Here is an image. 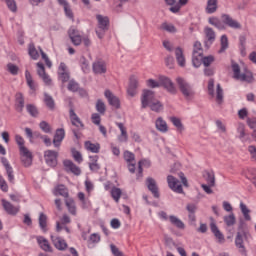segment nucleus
Returning a JSON list of instances; mask_svg holds the SVG:
<instances>
[{
    "instance_id": "1",
    "label": "nucleus",
    "mask_w": 256,
    "mask_h": 256,
    "mask_svg": "<svg viewBox=\"0 0 256 256\" xmlns=\"http://www.w3.org/2000/svg\"><path fill=\"white\" fill-rule=\"evenodd\" d=\"M221 20L217 17H210L208 19V23L210 25H213V27H216V29H219V31L225 30V25L227 27H230V29H241V23L239 21L233 19L231 15L229 14H222Z\"/></svg>"
},
{
    "instance_id": "2",
    "label": "nucleus",
    "mask_w": 256,
    "mask_h": 256,
    "mask_svg": "<svg viewBox=\"0 0 256 256\" xmlns=\"http://www.w3.org/2000/svg\"><path fill=\"white\" fill-rule=\"evenodd\" d=\"M147 107H150L151 111L155 113L163 111V104L155 99V93L151 90H144L141 97V108L147 109Z\"/></svg>"
},
{
    "instance_id": "3",
    "label": "nucleus",
    "mask_w": 256,
    "mask_h": 256,
    "mask_svg": "<svg viewBox=\"0 0 256 256\" xmlns=\"http://www.w3.org/2000/svg\"><path fill=\"white\" fill-rule=\"evenodd\" d=\"M232 71H233V77L236 79V81H242L244 83H253V74L251 71L247 70V68L244 69V72L241 73V67H239V64L232 63Z\"/></svg>"
},
{
    "instance_id": "4",
    "label": "nucleus",
    "mask_w": 256,
    "mask_h": 256,
    "mask_svg": "<svg viewBox=\"0 0 256 256\" xmlns=\"http://www.w3.org/2000/svg\"><path fill=\"white\" fill-rule=\"evenodd\" d=\"M69 117H70L71 124L74 127H76V129H72V133L74 137H76L77 139H81V134L79 133V131H83V129H85V124H83V121H81V118L77 116V113H75V110H73V108L69 110Z\"/></svg>"
},
{
    "instance_id": "5",
    "label": "nucleus",
    "mask_w": 256,
    "mask_h": 256,
    "mask_svg": "<svg viewBox=\"0 0 256 256\" xmlns=\"http://www.w3.org/2000/svg\"><path fill=\"white\" fill-rule=\"evenodd\" d=\"M96 19L98 21V28L95 30L96 35L98 39H103L105 37V33L109 31V17L97 14Z\"/></svg>"
},
{
    "instance_id": "6",
    "label": "nucleus",
    "mask_w": 256,
    "mask_h": 256,
    "mask_svg": "<svg viewBox=\"0 0 256 256\" xmlns=\"http://www.w3.org/2000/svg\"><path fill=\"white\" fill-rule=\"evenodd\" d=\"M176 83L178 85V88L180 89V92L185 97V99H191L193 95H195V91L193 90V86L185 78L183 77H177Z\"/></svg>"
},
{
    "instance_id": "7",
    "label": "nucleus",
    "mask_w": 256,
    "mask_h": 256,
    "mask_svg": "<svg viewBox=\"0 0 256 256\" xmlns=\"http://www.w3.org/2000/svg\"><path fill=\"white\" fill-rule=\"evenodd\" d=\"M159 82L160 87L165 88L168 93H170L171 95H177V87H175V83H173V81L170 80L169 77L160 76Z\"/></svg>"
},
{
    "instance_id": "8",
    "label": "nucleus",
    "mask_w": 256,
    "mask_h": 256,
    "mask_svg": "<svg viewBox=\"0 0 256 256\" xmlns=\"http://www.w3.org/2000/svg\"><path fill=\"white\" fill-rule=\"evenodd\" d=\"M57 157H59V152L55 150H46L44 152V159L48 167H55L57 165Z\"/></svg>"
},
{
    "instance_id": "9",
    "label": "nucleus",
    "mask_w": 256,
    "mask_h": 256,
    "mask_svg": "<svg viewBox=\"0 0 256 256\" xmlns=\"http://www.w3.org/2000/svg\"><path fill=\"white\" fill-rule=\"evenodd\" d=\"M68 36L70 37V40L72 41L73 45L76 47H79L81 43L83 42V37L81 36V32L77 30L75 27H70L68 30Z\"/></svg>"
},
{
    "instance_id": "10",
    "label": "nucleus",
    "mask_w": 256,
    "mask_h": 256,
    "mask_svg": "<svg viewBox=\"0 0 256 256\" xmlns=\"http://www.w3.org/2000/svg\"><path fill=\"white\" fill-rule=\"evenodd\" d=\"M167 183L169 189L174 191V193H183V186L179 184V179L175 178L173 175L167 176Z\"/></svg>"
},
{
    "instance_id": "11",
    "label": "nucleus",
    "mask_w": 256,
    "mask_h": 256,
    "mask_svg": "<svg viewBox=\"0 0 256 256\" xmlns=\"http://www.w3.org/2000/svg\"><path fill=\"white\" fill-rule=\"evenodd\" d=\"M204 33H205V37H206L204 45H205L206 49H209V47H211L213 45V43H215V39H216L217 35L215 34V30H213V28H211V27H205Z\"/></svg>"
},
{
    "instance_id": "12",
    "label": "nucleus",
    "mask_w": 256,
    "mask_h": 256,
    "mask_svg": "<svg viewBox=\"0 0 256 256\" xmlns=\"http://www.w3.org/2000/svg\"><path fill=\"white\" fill-rule=\"evenodd\" d=\"M70 77L71 76L69 74V70L67 69V65L65 64V62H61L58 67V79H60L62 83H67Z\"/></svg>"
},
{
    "instance_id": "13",
    "label": "nucleus",
    "mask_w": 256,
    "mask_h": 256,
    "mask_svg": "<svg viewBox=\"0 0 256 256\" xmlns=\"http://www.w3.org/2000/svg\"><path fill=\"white\" fill-rule=\"evenodd\" d=\"M36 66H37V75L40 78H42L43 82L46 85H51V78L49 77V74L45 72V65L43 64V62H38Z\"/></svg>"
},
{
    "instance_id": "14",
    "label": "nucleus",
    "mask_w": 256,
    "mask_h": 256,
    "mask_svg": "<svg viewBox=\"0 0 256 256\" xmlns=\"http://www.w3.org/2000/svg\"><path fill=\"white\" fill-rule=\"evenodd\" d=\"M92 70L95 75H103V73H107V64L101 59L96 60L92 64Z\"/></svg>"
},
{
    "instance_id": "15",
    "label": "nucleus",
    "mask_w": 256,
    "mask_h": 256,
    "mask_svg": "<svg viewBox=\"0 0 256 256\" xmlns=\"http://www.w3.org/2000/svg\"><path fill=\"white\" fill-rule=\"evenodd\" d=\"M146 185L148 187V190L152 193L153 197L155 199H159L160 194H159V187L157 186V181L153 179L152 177H148L146 179Z\"/></svg>"
},
{
    "instance_id": "16",
    "label": "nucleus",
    "mask_w": 256,
    "mask_h": 256,
    "mask_svg": "<svg viewBox=\"0 0 256 256\" xmlns=\"http://www.w3.org/2000/svg\"><path fill=\"white\" fill-rule=\"evenodd\" d=\"M104 95L111 107H114L115 109H119V107H121V102L119 101V98H117V96H115L114 93L111 92V90H106L104 92Z\"/></svg>"
},
{
    "instance_id": "17",
    "label": "nucleus",
    "mask_w": 256,
    "mask_h": 256,
    "mask_svg": "<svg viewBox=\"0 0 256 256\" xmlns=\"http://www.w3.org/2000/svg\"><path fill=\"white\" fill-rule=\"evenodd\" d=\"M2 207L8 215H12V216L17 215V213H19V211H20L19 206H13V204H11V202H9L5 199H2Z\"/></svg>"
},
{
    "instance_id": "18",
    "label": "nucleus",
    "mask_w": 256,
    "mask_h": 256,
    "mask_svg": "<svg viewBox=\"0 0 256 256\" xmlns=\"http://www.w3.org/2000/svg\"><path fill=\"white\" fill-rule=\"evenodd\" d=\"M243 237H245L243 232H237L235 245L239 250V253H241L243 256H247V249L245 248V244H243Z\"/></svg>"
},
{
    "instance_id": "19",
    "label": "nucleus",
    "mask_w": 256,
    "mask_h": 256,
    "mask_svg": "<svg viewBox=\"0 0 256 256\" xmlns=\"http://www.w3.org/2000/svg\"><path fill=\"white\" fill-rule=\"evenodd\" d=\"M63 139H65V129L58 128L54 134V138L52 141L56 149H58V147H61V143H63Z\"/></svg>"
},
{
    "instance_id": "20",
    "label": "nucleus",
    "mask_w": 256,
    "mask_h": 256,
    "mask_svg": "<svg viewBox=\"0 0 256 256\" xmlns=\"http://www.w3.org/2000/svg\"><path fill=\"white\" fill-rule=\"evenodd\" d=\"M137 87H139V80H137V77L131 76L127 88V93L130 97H135L137 95Z\"/></svg>"
},
{
    "instance_id": "21",
    "label": "nucleus",
    "mask_w": 256,
    "mask_h": 256,
    "mask_svg": "<svg viewBox=\"0 0 256 256\" xmlns=\"http://www.w3.org/2000/svg\"><path fill=\"white\" fill-rule=\"evenodd\" d=\"M51 241H52L54 247H56L58 249V251H65V249H67V247H68L67 241H65V239H63L59 236L51 235Z\"/></svg>"
},
{
    "instance_id": "22",
    "label": "nucleus",
    "mask_w": 256,
    "mask_h": 256,
    "mask_svg": "<svg viewBox=\"0 0 256 256\" xmlns=\"http://www.w3.org/2000/svg\"><path fill=\"white\" fill-rule=\"evenodd\" d=\"M210 230L217 239L218 243H225V235H223L221 230H219V227H217L215 221L210 223Z\"/></svg>"
},
{
    "instance_id": "23",
    "label": "nucleus",
    "mask_w": 256,
    "mask_h": 256,
    "mask_svg": "<svg viewBox=\"0 0 256 256\" xmlns=\"http://www.w3.org/2000/svg\"><path fill=\"white\" fill-rule=\"evenodd\" d=\"M63 165L66 169V171H70V173H73V175H81V168L79 166L75 165L73 161L71 160H64Z\"/></svg>"
},
{
    "instance_id": "24",
    "label": "nucleus",
    "mask_w": 256,
    "mask_h": 256,
    "mask_svg": "<svg viewBox=\"0 0 256 256\" xmlns=\"http://www.w3.org/2000/svg\"><path fill=\"white\" fill-rule=\"evenodd\" d=\"M1 161L6 169V175L8 177V181L10 183H15V175H13V167H11V164H9V160H7V158L5 157H2Z\"/></svg>"
},
{
    "instance_id": "25",
    "label": "nucleus",
    "mask_w": 256,
    "mask_h": 256,
    "mask_svg": "<svg viewBox=\"0 0 256 256\" xmlns=\"http://www.w3.org/2000/svg\"><path fill=\"white\" fill-rule=\"evenodd\" d=\"M58 5H61V7L64 8V13L68 19H74L73 10H71V6L69 5V2L67 0H57Z\"/></svg>"
},
{
    "instance_id": "26",
    "label": "nucleus",
    "mask_w": 256,
    "mask_h": 256,
    "mask_svg": "<svg viewBox=\"0 0 256 256\" xmlns=\"http://www.w3.org/2000/svg\"><path fill=\"white\" fill-rule=\"evenodd\" d=\"M37 243L38 245H40V248L43 250V251H46V252H49L51 253V251H53L51 249V245L49 244V240L48 239H45V237L43 236H38L37 237Z\"/></svg>"
},
{
    "instance_id": "27",
    "label": "nucleus",
    "mask_w": 256,
    "mask_h": 256,
    "mask_svg": "<svg viewBox=\"0 0 256 256\" xmlns=\"http://www.w3.org/2000/svg\"><path fill=\"white\" fill-rule=\"evenodd\" d=\"M25 79L29 89L32 93H35V91H37V83L33 80V76H31V72H29V70L25 71Z\"/></svg>"
},
{
    "instance_id": "28",
    "label": "nucleus",
    "mask_w": 256,
    "mask_h": 256,
    "mask_svg": "<svg viewBox=\"0 0 256 256\" xmlns=\"http://www.w3.org/2000/svg\"><path fill=\"white\" fill-rule=\"evenodd\" d=\"M238 230V233H243L246 241L247 239H251V234L249 233V230H247V223H245V220H239Z\"/></svg>"
},
{
    "instance_id": "29",
    "label": "nucleus",
    "mask_w": 256,
    "mask_h": 256,
    "mask_svg": "<svg viewBox=\"0 0 256 256\" xmlns=\"http://www.w3.org/2000/svg\"><path fill=\"white\" fill-rule=\"evenodd\" d=\"M175 57L180 67H185V55L183 54V48L177 47L175 49Z\"/></svg>"
},
{
    "instance_id": "30",
    "label": "nucleus",
    "mask_w": 256,
    "mask_h": 256,
    "mask_svg": "<svg viewBox=\"0 0 256 256\" xmlns=\"http://www.w3.org/2000/svg\"><path fill=\"white\" fill-rule=\"evenodd\" d=\"M156 129L158 131H160L161 133H167V131H169V127L167 126V122L165 120H163V118L159 117L156 120Z\"/></svg>"
},
{
    "instance_id": "31",
    "label": "nucleus",
    "mask_w": 256,
    "mask_h": 256,
    "mask_svg": "<svg viewBox=\"0 0 256 256\" xmlns=\"http://www.w3.org/2000/svg\"><path fill=\"white\" fill-rule=\"evenodd\" d=\"M84 147L87 151H90L91 153H99L101 149V145L99 143L94 144L91 141H86Z\"/></svg>"
},
{
    "instance_id": "32",
    "label": "nucleus",
    "mask_w": 256,
    "mask_h": 256,
    "mask_svg": "<svg viewBox=\"0 0 256 256\" xmlns=\"http://www.w3.org/2000/svg\"><path fill=\"white\" fill-rule=\"evenodd\" d=\"M44 103L50 111H55V100L53 99V96L48 93H44Z\"/></svg>"
},
{
    "instance_id": "33",
    "label": "nucleus",
    "mask_w": 256,
    "mask_h": 256,
    "mask_svg": "<svg viewBox=\"0 0 256 256\" xmlns=\"http://www.w3.org/2000/svg\"><path fill=\"white\" fill-rule=\"evenodd\" d=\"M55 195H61V197H65V199H67V197H69V190L67 189V187H65V185L60 184L58 186L55 187Z\"/></svg>"
},
{
    "instance_id": "34",
    "label": "nucleus",
    "mask_w": 256,
    "mask_h": 256,
    "mask_svg": "<svg viewBox=\"0 0 256 256\" xmlns=\"http://www.w3.org/2000/svg\"><path fill=\"white\" fill-rule=\"evenodd\" d=\"M205 11L208 15H213L217 11V0H208Z\"/></svg>"
},
{
    "instance_id": "35",
    "label": "nucleus",
    "mask_w": 256,
    "mask_h": 256,
    "mask_svg": "<svg viewBox=\"0 0 256 256\" xmlns=\"http://www.w3.org/2000/svg\"><path fill=\"white\" fill-rule=\"evenodd\" d=\"M187 3H189V0H178L176 4L170 7L169 11H171V13H179V11H181V7H185Z\"/></svg>"
},
{
    "instance_id": "36",
    "label": "nucleus",
    "mask_w": 256,
    "mask_h": 256,
    "mask_svg": "<svg viewBox=\"0 0 256 256\" xmlns=\"http://www.w3.org/2000/svg\"><path fill=\"white\" fill-rule=\"evenodd\" d=\"M170 223L177 227V229H185V223L181 221L177 216L171 215L169 216Z\"/></svg>"
},
{
    "instance_id": "37",
    "label": "nucleus",
    "mask_w": 256,
    "mask_h": 256,
    "mask_svg": "<svg viewBox=\"0 0 256 256\" xmlns=\"http://www.w3.org/2000/svg\"><path fill=\"white\" fill-rule=\"evenodd\" d=\"M16 103L19 113H23V109L25 108V98L20 92L16 94Z\"/></svg>"
},
{
    "instance_id": "38",
    "label": "nucleus",
    "mask_w": 256,
    "mask_h": 256,
    "mask_svg": "<svg viewBox=\"0 0 256 256\" xmlns=\"http://www.w3.org/2000/svg\"><path fill=\"white\" fill-rule=\"evenodd\" d=\"M220 49L218 51V53H225V51H227V49H229V38H227V35H222L221 39H220Z\"/></svg>"
},
{
    "instance_id": "39",
    "label": "nucleus",
    "mask_w": 256,
    "mask_h": 256,
    "mask_svg": "<svg viewBox=\"0 0 256 256\" xmlns=\"http://www.w3.org/2000/svg\"><path fill=\"white\" fill-rule=\"evenodd\" d=\"M28 55L34 61H37V59H39V51H37V48H35V44H33V43L29 44V46H28Z\"/></svg>"
},
{
    "instance_id": "40",
    "label": "nucleus",
    "mask_w": 256,
    "mask_h": 256,
    "mask_svg": "<svg viewBox=\"0 0 256 256\" xmlns=\"http://www.w3.org/2000/svg\"><path fill=\"white\" fill-rule=\"evenodd\" d=\"M240 211L243 214L245 221H251V210H249L247 205H245L243 202L240 203Z\"/></svg>"
},
{
    "instance_id": "41",
    "label": "nucleus",
    "mask_w": 256,
    "mask_h": 256,
    "mask_svg": "<svg viewBox=\"0 0 256 256\" xmlns=\"http://www.w3.org/2000/svg\"><path fill=\"white\" fill-rule=\"evenodd\" d=\"M26 111L31 117H39V109L34 104H27Z\"/></svg>"
},
{
    "instance_id": "42",
    "label": "nucleus",
    "mask_w": 256,
    "mask_h": 256,
    "mask_svg": "<svg viewBox=\"0 0 256 256\" xmlns=\"http://www.w3.org/2000/svg\"><path fill=\"white\" fill-rule=\"evenodd\" d=\"M39 227L44 233L47 232V215L43 212L39 214Z\"/></svg>"
},
{
    "instance_id": "43",
    "label": "nucleus",
    "mask_w": 256,
    "mask_h": 256,
    "mask_svg": "<svg viewBox=\"0 0 256 256\" xmlns=\"http://www.w3.org/2000/svg\"><path fill=\"white\" fill-rule=\"evenodd\" d=\"M79 82L75 81V79H71L68 83V91H71L72 93H77V91L80 90Z\"/></svg>"
},
{
    "instance_id": "44",
    "label": "nucleus",
    "mask_w": 256,
    "mask_h": 256,
    "mask_svg": "<svg viewBox=\"0 0 256 256\" xmlns=\"http://www.w3.org/2000/svg\"><path fill=\"white\" fill-rule=\"evenodd\" d=\"M65 203L69 213H71V215H77V208L75 207V201H73V199H67Z\"/></svg>"
},
{
    "instance_id": "45",
    "label": "nucleus",
    "mask_w": 256,
    "mask_h": 256,
    "mask_svg": "<svg viewBox=\"0 0 256 256\" xmlns=\"http://www.w3.org/2000/svg\"><path fill=\"white\" fill-rule=\"evenodd\" d=\"M111 197H112V199H114V201L116 202V203H119V199H121V195H122V191L120 190V188H117V187H113L112 189H111Z\"/></svg>"
},
{
    "instance_id": "46",
    "label": "nucleus",
    "mask_w": 256,
    "mask_h": 256,
    "mask_svg": "<svg viewBox=\"0 0 256 256\" xmlns=\"http://www.w3.org/2000/svg\"><path fill=\"white\" fill-rule=\"evenodd\" d=\"M203 63V55L192 54V64L196 69L201 67Z\"/></svg>"
},
{
    "instance_id": "47",
    "label": "nucleus",
    "mask_w": 256,
    "mask_h": 256,
    "mask_svg": "<svg viewBox=\"0 0 256 256\" xmlns=\"http://www.w3.org/2000/svg\"><path fill=\"white\" fill-rule=\"evenodd\" d=\"M235 214L231 213L230 215L224 216V223L227 225V227H233L236 223Z\"/></svg>"
},
{
    "instance_id": "48",
    "label": "nucleus",
    "mask_w": 256,
    "mask_h": 256,
    "mask_svg": "<svg viewBox=\"0 0 256 256\" xmlns=\"http://www.w3.org/2000/svg\"><path fill=\"white\" fill-rule=\"evenodd\" d=\"M206 183L209 187H215V172H206Z\"/></svg>"
},
{
    "instance_id": "49",
    "label": "nucleus",
    "mask_w": 256,
    "mask_h": 256,
    "mask_svg": "<svg viewBox=\"0 0 256 256\" xmlns=\"http://www.w3.org/2000/svg\"><path fill=\"white\" fill-rule=\"evenodd\" d=\"M6 3L7 8L11 13H17V1L15 0H2Z\"/></svg>"
},
{
    "instance_id": "50",
    "label": "nucleus",
    "mask_w": 256,
    "mask_h": 256,
    "mask_svg": "<svg viewBox=\"0 0 256 256\" xmlns=\"http://www.w3.org/2000/svg\"><path fill=\"white\" fill-rule=\"evenodd\" d=\"M123 157H124V161H126V163L135 162V154L129 150L124 151Z\"/></svg>"
},
{
    "instance_id": "51",
    "label": "nucleus",
    "mask_w": 256,
    "mask_h": 256,
    "mask_svg": "<svg viewBox=\"0 0 256 256\" xmlns=\"http://www.w3.org/2000/svg\"><path fill=\"white\" fill-rule=\"evenodd\" d=\"M216 87V101L221 105L223 103V88H221V84H217Z\"/></svg>"
},
{
    "instance_id": "52",
    "label": "nucleus",
    "mask_w": 256,
    "mask_h": 256,
    "mask_svg": "<svg viewBox=\"0 0 256 256\" xmlns=\"http://www.w3.org/2000/svg\"><path fill=\"white\" fill-rule=\"evenodd\" d=\"M106 107H105V102H103V100L98 99L96 102V111H98V113H100V115H105V111H106Z\"/></svg>"
},
{
    "instance_id": "53",
    "label": "nucleus",
    "mask_w": 256,
    "mask_h": 256,
    "mask_svg": "<svg viewBox=\"0 0 256 256\" xmlns=\"http://www.w3.org/2000/svg\"><path fill=\"white\" fill-rule=\"evenodd\" d=\"M161 29H163V31H167L168 33H177V28H175V25L173 24L163 23L161 25Z\"/></svg>"
},
{
    "instance_id": "54",
    "label": "nucleus",
    "mask_w": 256,
    "mask_h": 256,
    "mask_svg": "<svg viewBox=\"0 0 256 256\" xmlns=\"http://www.w3.org/2000/svg\"><path fill=\"white\" fill-rule=\"evenodd\" d=\"M7 71H9L11 75H19V66L13 63H8Z\"/></svg>"
},
{
    "instance_id": "55",
    "label": "nucleus",
    "mask_w": 256,
    "mask_h": 256,
    "mask_svg": "<svg viewBox=\"0 0 256 256\" xmlns=\"http://www.w3.org/2000/svg\"><path fill=\"white\" fill-rule=\"evenodd\" d=\"M171 123L178 129V131L183 130V123L181 122V119L177 117H171L170 118Z\"/></svg>"
},
{
    "instance_id": "56",
    "label": "nucleus",
    "mask_w": 256,
    "mask_h": 256,
    "mask_svg": "<svg viewBox=\"0 0 256 256\" xmlns=\"http://www.w3.org/2000/svg\"><path fill=\"white\" fill-rule=\"evenodd\" d=\"M38 49L40 51L42 59L45 61V64L49 67V69H51V67H53V63H51V60H49V56H47V54L44 53L41 47H38Z\"/></svg>"
},
{
    "instance_id": "57",
    "label": "nucleus",
    "mask_w": 256,
    "mask_h": 256,
    "mask_svg": "<svg viewBox=\"0 0 256 256\" xmlns=\"http://www.w3.org/2000/svg\"><path fill=\"white\" fill-rule=\"evenodd\" d=\"M215 62V56L209 55V56H202V63L204 67H209L211 63Z\"/></svg>"
},
{
    "instance_id": "58",
    "label": "nucleus",
    "mask_w": 256,
    "mask_h": 256,
    "mask_svg": "<svg viewBox=\"0 0 256 256\" xmlns=\"http://www.w3.org/2000/svg\"><path fill=\"white\" fill-rule=\"evenodd\" d=\"M39 127L43 133H51V125L47 121H41Z\"/></svg>"
},
{
    "instance_id": "59",
    "label": "nucleus",
    "mask_w": 256,
    "mask_h": 256,
    "mask_svg": "<svg viewBox=\"0 0 256 256\" xmlns=\"http://www.w3.org/2000/svg\"><path fill=\"white\" fill-rule=\"evenodd\" d=\"M193 55H203V47L201 45V42L196 41L194 43Z\"/></svg>"
},
{
    "instance_id": "60",
    "label": "nucleus",
    "mask_w": 256,
    "mask_h": 256,
    "mask_svg": "<svg viewBox=\"0 0 256 256\" xmlns=\"http://www.w3.org/2000/svg\"><path fill=\"white\" fill-rule=\"evenodd\" d=\"M21 161L24 167H31L33 165V156H21Z\"/></svg>"
},
{
    "instance_id": "61",
    "label": "nucleus",
    "mask_w": 256,
    "mask_h": 256,
    "mask_svg": "<svg viewBox=\"0 0 256 256\" xmlns=\"http://www.w3.org/2000/svg\"><path fill=\"white\" fill-rule=\"evenodd\" d=\"M80 65L83 73H89V62L84 57L80 60Z\"/></svg>"
},
{
    "instance_id": "62",
    "label": "nucleus",
    "mask_w": 256,
    "mask_h": 256,
    "mask_svg": "<svg viewBox=\"0 0 256 256\" xmlns=\"http://www.w3.org/2000/svg\"><path fill=\"white\" fill-rule=\"evenodd\" d=\"M19 151H20V157H33V153H31V151H29V149L25 146L19 148Z\"/></svg>"
},
{
    "instance_id": "63",
    "label": "nucleus",
    "mask_w": 256,
    "mask_h": 256,
    "mask_svg": "<svg viewBox=\"0 0 256 256\" xmlns=\"http://www.w3.org/2000/svg\"><path fill=\"white\" fill-rule=\"evenodd\" d=\"M110 249H111V252L114 256H124L123 255V252H121L119 250V248H117V246H115V244H111L110 245Z\"/></svg>"
},
{
    "instance_id": "64",
    "label": "nucleus",
    "mask_w": 256,
    "mask_h": 256,
    "mask_svg": "<svg viewBox=\"0 0 256 256\" xmlns=\"http://www.w3.org/2000/svg\"><path fill=\"white\" fill-rule=\"evenodd\" d=\"M248 151L251 155V160L256 163V147L251 145L248 147Z\"/></svg>"
}]
</instances>
